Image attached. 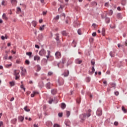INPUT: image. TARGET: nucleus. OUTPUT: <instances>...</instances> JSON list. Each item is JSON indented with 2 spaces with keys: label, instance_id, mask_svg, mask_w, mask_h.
<instances>
[{
  "label": "nucleus",
  "instance_id": "ea45409f",
  "mask_svg": "<svg viewBox=\"0 0 127 127\" xmlns=\"http://www.w3.org/2000/svg\"><path fill=\"white\" fill-rule=\"evenodd\" d=\"M60 18V16L59 15H57L55 18L54 19L55 20H59Z\"/></svg>",
  "mask_w": 127,
  "mask_h": 127
},
{
  "label": "nucleus",
  "instance_id": "2eb2a0df",
  "mask_svg": "<svg viewBox=\"0 0 127 127\" xmlns=\"http://www.w3.org/2000/svg\"><path fill=\"white\" fill-rule=\"evenodd\" d=\"M24 120V118H23L22 116H20L18 117V120L20 122H23V120Z\"/></svg>",
  "mask_w": 127,
  "mask_h": 127
},
{
  "label": "nucleus",
  "instance_id": "6e6552de",
  "mask_svg": "<svg viewBox=\"0 0 127 127\" xmlns=\"http://www.w3.org/2000/svg\"><path fill=\"white\" fill-rule=\"evenodd\" d=\"M47 126L49 127H51L53 125V124L50 121H48L46 123Z\"/></svg>",
  "mask_w": 127,
  "mask_h": 127
},
{
  "label": "nucleus",
  "instance_id": "393cba45",
  "mask_svg": "<svg viewBox=\"0 0 127 127\" xmlns=\"http://www.w3.org/2000/svg\"><path fill=\"white\" fill-rule=\"evenodd\" d=\"M68 74H69L68 70H67L66 72H64V77L67 76L68 75Z\"/></svg>",
  "mask_w": 127,
  "mask_h": 127
},
{
  "label": "nucleus",
  "instance_id": "49530a36",
  "mask_svg": "<svg viewBox=\"0 0 127 127\" xmlns=\"http://www.w3.org/2000/svg\"><path fill=\"white\" fill-rule=\"evenodd\" d=\"M77 33H78V34H79V35H81V30H80V29H79L78 30V31H77Z\"/></svg>",
  "mask_w": 127,
  "mask_h": 127
},
{
  "label": "nucleus",
  "instance_id": "4d7b16f0",
  "mask_svg": "<svg viewBox=\"0 0 127 127\" xmlns=\"http://www.w3.org/2000/svg\"><path fill=\"white\" fill-rule=\"evenodd\" d=\"M58 116L59 117H62L63 116V114L62 113H59L58 114Z\"/></svg>",
  "mask_w": 127,
  "mask_h": 127
},
{
  "label": "nucleus",
  "instance_id": "cd10ccee",
  "mask_svg": "<svg viewBox=\"0 0 127 127\" xmlns=\"http://www.w3.org/2000/svg\"><path fill=\"white\" fill-rule=\"evenodd\" d=\"M14 75H15V76H17V75H18V74H19V72H16V69H15L14 70Z\"/></svg>",
  "mask_w": 127,
  "mask_h": 127
},
{
  "label": "nucleus",
  "instance_id": "f03ea898",
  "mask_svg": "<svg viewBox=\"0 0 127 127\" xmlns=\"http://www.w3.org/2000/svg\"><path fill=\"white\" fill-rule=\"evenodd\" d=\"M39 54L40 56H43L46 54V51L44 49H42L39 51Z\"/></svg>",
  "mask_w": 127,
  "mask_h": 127
},
{
  "label": "nucleus",
  "instance_id": "39448f33",
  "mask_svg": "<svg viewBox=\"0 0 127 127\" xmlns=\"http://www.w3.org/2000/svg\"><path fill=\"white\" fill-rule=\"evenodd\" d=\"M102 109H101V108H98V109H97V111L96 112V115L98 116H100L102 115Z\"/></svg>",
  "mask_w": 127,
  "mask_h": 127
},
{
  "label": "nucleus",
  "instance_id": "1a4fd4ad",
  "mask_svg": "<svg viewBox=\"0 0 127 127\" xmlns=\"http://www.w3.org/2000/svg\"><path fill=\"white\" fill-rule=\"evenodd\" d=\"M17 121V119H16V118L13 119L11 121V124H12L13 125H15Z\"/></svg>",
  "mask_w": 127,
  "mask_h": 127
},
{
  "label": "nucleus",
  "instance_id": "3c124183",
  "mask_svg": "<svg viewBox=\"0 0 127 127\" xmlns=\"http://www.w3.org/2000/svg\"><path fill=\"white\" fill-rule=\"evenodd\" d=\"M119 94V93L118 92V91H116V92H115V95L116 96H118Z\"/></svg>",
  "mask_w": 127,
  "mask_h": 127
},
{
  "label": "nucleus",
  "instance_id": "7ed1b4c3",
  "mask_svg": "<svg viewBox=\"0 0 127 127\" xmlns=\"http://www.w3.org/2000/svg\"><path fill=\"white\" fill-rule=\"evenodd\" d=\"M55 56L57 59H60L62 56L61 52H60L59 51L56 52L55 53Z\"/></svg>",
  "mask_w": 127,
  "mask_h": 127
},
{
  "label": "nucleus",
  "instance_id": "6e6d98bb",
  "mask_svg": "<svg viewBox=\"0 0 127 127\" xmlns=\"http://www.w3.org/2000/svg\"><path fill=\"white\" fill-rule=\"evenodd\" d=\"M91 64L92 65H94V64H95V62H93V61H91Z\"/></svg>",
  "mask_w": 127,
  "mask_h": 127
},
{
  "label": "nucleus",
  "instance_id": "5fc2aeb1",
  "mask_svg": "<svg viewBox=\"0 0 127 127\" xmlns=\"http://www.w3.org/2000/svg\"><path fill=\"white\" fill-rule=\"evenodd\" d=\"M54 127H60V126L58 124H55Z\"/></svg>",
  "mask_w": 127,
  "mask_h": 127
},
{
  "label": "nucleus",
  "instance_id": "bb28decb",
  "mask_svg": "<svg viewBox=\"0 0 127 127\" xmlns=\"http://www.w3.org/2000/svg\"><path fill=\"white\" fill-rule=\"evenodd\" d=\"M2 18H3V19H7V17H6V15L5 14V13L3 14Z\"/></svg>",
  "mask_w": 127,
  "mask_h": 127
},
{
  "label": "nucleus",
  "instance_id": "79ce46f5",
  "mask_svg": "<svg viewBox=\"0 0 127 127\" xmlns=\"http://www.w3.org/2000/svg\"><path fill=\"white\" fill-rule=\"evenodd\" d=\"M111 86H112V88H116V84H115V83H112L111 84Z\"/></svg>",
  "mask_w": 127,
  "mask_h": 127
},
{
  "label": "nucleus",
  "instance_id": "423d86ee",
  "mask_svg": "<svg viewBox=\"0 0 127 127\" xmlns=\"http://www.w3.org/2000/svg\"><path fill=\"white\" fill-rule=\"evenodd\" d=\"M34 60L35 61L39 62L40 61V57L39 56L36 55L34 57Z\"/></svg>",
  "mask_w": 127,
  "mask_h": 127
},
{
  "label": "nucleus",
  "instance_id": "72a5a7b5",
  "mask_svg": "<svg viewBox=\"0 0 127 127\" xmlns=\"http://www.w3.org/2000/svg\"><path fill=\"white\" fill-rule=\"evenodd\" d=\"M25 64H26L27 65H29V64H30V62H29V61H28V60H26L25 62Z\"/></svg>",
  "mask_w": 127,
  "mask_h": 127
},
{
  "label": "nucleus",
  "instance_id": "4be33fe9",
  "mask_svg": "<svg viewBox=\"0 0 127 127\" xmlns=\"http://www.w3.org/2000/svg\"><path fill=\"white\" fill-rule=\"evenodd\" d=\"M110 55L111 56V57H115V53L114 52H110Z\"/></svg>",
  "mask_w": 127,
  "mask_h": 127
},
{
  "label": "nucleus",
  "instance_id": "6ab92c4d",
  "mask_svg": "<svg viewBox=\"0 0 127 127\" xmlns=\"http://www.w3.org/2000/svg\"><path fill=\"white\" fill-rule=\"evenodd\" d=\"M74 24H75V27L78 26L80 25V23L79 21H76L74 22Z\"/></svg>",
  "mask_w": 127,
  "mask_h": 127
},
{
  "label": "nucleus",
  "instance_id": "dca6fc26",
  "mask_svg": "<svg viewBox=\"0 0 127 127\" xmlns=\"http://www.w3.org/2000/svg\"><path fill=\"white\" fill-rule=\"evenodd\" d=\"M56 36L57 37L56 38V40L58 41V43L59 42V34L58 33H57L56 34Z\"/></svg>",
  "mask_w": 127,
  "mask_h": 127
},
{
  "label": "nucleus",
  "instance_id": "9d476101",
  "mask_svg": "<svg viewBox=\"0 0 127 127\" xmlns=\"http://www.w3.org/2000/svg\"><path fill=\"white\" fill-rule=\"evenodd\" d=\"M35 68L36 70L38 72L41 69V67H40V65H36Z\"/></svg>",
  "mask_w": 127,
  "mask_h": 127
},
{
  "label": "nucleus",
  "instance_id": "aec40b11",
  "mask_svg": "<svg viewBox=\"0 0 127 127\" xmlns=\"http://www.w3.org/2000/svg\"><path fill=\"white\" fill-rule=\"evenodd\" d=\"M62 34L63 36H66L67 35V33L65 31H63L62 32Z\"/></svg>",
  "mask_w": 127,
  "mask_h": 127
},
{
  "label": "nucleus",
  "instance_id": "9b49d317",
  "mask_svg": "<svg viewBox=\"0 0 127 127\" xmlns=\"http://www.w3.org/2000/svg\"><path fill=\"white\" fill-rule=\"evenodd\" d=\"M92 112V110L91 109H88L87 113L86 114V116L87 118H89L91 116V112Z\"/></svg>",
  "mask_w": 127,
  "mask_h": 127
},
{
  "label": "nucleus",
  "instance_id": "338daca9",
  "mask_svg": "<svg viewBox=\"0 0 127 127\" xmlns=\"http://www.w3.org/2000/svg\"><path fill=\"white\" fill-rule=\"evenodd\" d=\"M114 125H115L116 126H117L118 125V123L117 122H115Z\"/></svg>",
  "mask_w": 127,
  "mask_h": 127
},
{
  "label": "nucleus",
  "instance_id": "0eeeda50",
  "mask_svg": "<svg viewBox=\"0 0 127 127\" xmlns=\"http://www.w3.org/2000/svg\"><path fill=\"white\" fill-rule=\"evenodd\" d=\"M80 118L82 120L84 121L86 119V114H82L80 115Z\"/></svg>",
  "mask_w": 127,
  "mask_h": 127
},
{
  "label": "nucleus",
  "instance_id": "0e129e2a",
  "mask_svg": "<svg viewBox=\"0 0 127 127\" xmlns=\"http://www.w3.org/2000/svg\"><path fill=\"white\" fill-rule=\"evenodd\" d=\"M47 13V11H43V14L44 15H46Z\"/></svg>",
  "mask_w": 127,
  "mask_h": 127
},
{
  "label": "nucleus",
  "instance_id": "20e7f679",
  "mask_svg": "<svg viewBox=\"0 0 127 127\" xmlns=\"http://www.w3.org/2000/svg\"><path fill=\"white\" fill-rule=\"evenodd\" d=\"M58 83L59 86L63 85L64 83V79H63L61 78H59V79L58 80Z\"/></svg>",
  "mask_w": 127,
  "mask_h": 127
},
{
  "label": "nucleus",
  "instance_id": "ddd939ff",
  "mask_svg": "<svg viewBox=\"0 0 127 127\" xmlns=\"http://www.w3.org/2000/svg\"><path fill=\"white\" fill-rule=\"evenodd\" d=\"M37 95H38V92L33 91V94H32V97H34V96H36Z\"/></svg>",
  "mask_w": 127,
  "mask_h": 127
},
{
  "label": "nucleus",
  "instance_id": "f704fd0d",
  "mask_svg": "<svg viewBox=\"0 0 127 127\" xmlns=\"http://www.w3.org/2000/svg\"><path fill=\"white\" fill-rule=\"evenodd\" d=\"M20 88H21V89H23L24 91V92H25V88H24L23 84H21L20 85Z\"/></svg>",
  "mask_w": 127,
  "mask_h": 127
},
{
  "label": "nucleus",
  "instance_id": "09e8293b",
  "mask_svg": "<svg viewBox=\"0 0 127 127\" xmlns=\"http://www.w3.org/2000/svg\"><path fill=\"white\" fill-rule=\"evenodd\" d=\"M105 6L106 7H108V6H109V2H106V3H105Z\"/></svg>",
  "mask_w": 127,
  "mask_h": 127
},
{
  "label": "nucleus",
  "instance_id": "2f4dec72",
  "mask_svg": "<svg viewBox=\"0 0 127 127\" xmlns=\"http://www.w3.org/2000/svg\"><path fill=\"white\" fill-rule=\"evenodd\" d=\"M61 107L63 109H64L66 107L65 104L64 103H62Z\"/></svg>",
  "mask_w": 127,
  "mask_h": 127
},
{
  "label": "nucleus",
  "instance_id": "7c9ffc66",
  "mask_svg": "<svg viewBox=\"0 0 127 127\" xmlns=\"http://www.w3.org/2000/svg\"><path fill=\"white\" fill-rule=\"evenodd\" d=\"M26 55H27L28 56H29V57L30 58L31 55H32V53H31V52H27L26 53Z\"/></svg>",
  "mask_w": 127,
  "mask_h": 127
},
{
  "label": "nucleus",
  "instance_id": "680f3d73",
  "mask_svg": "<svg viewBox=\"0 0 127 127\" xmlns=\"http://www.w3.org/2000/svg\"><path fill=\"white\" fill-rule=\"evenodd\" d=\"M52 4H53V5L55 6V5H56L57 3H56V2L54 1V2H53Z\"/></svg>",
  "mask_w": 127,
  "mask_h": 127
},
{
  "label": "nucleus",
  "instance_id": "c85d7f7f",
  "mask_svg": "<svg viewBox=\"0 0 127 127\" xmlns=\"http://www.w3.org/2000/svg\"><path fill=\"white\" fill-rule=\"evenodd\" d=\"M24 111H25L26 112H30V109H27V106H25V107L24 108Z\"/></svg>",
  "mask_w": 127,
  "mask_h": 127
},
{
  "label": "nucleus",
  "instance_id": "37998d69",
  "mask_svg": "<svg viewBox=\"0 0 127 127\" xmlns=\"http://www.w3.org/2000/svg\"><path fill=\"white\" fill-rule=\"evenodd\" d=\"M117 17L118 18H121V13H118L117 15Z\"/></svg>",
  "mask_w": 127,
  "mask_h": 127
},
{
  "label": "nucleus",
  "instance_id": "603ef678",
  "mask_svg": "<svg viewBox=\"0 0 127 127\" xmlns=\"http://www.w3.org/2000/svg\"><path fill=\"white\" fill-rule=\"evenodd\" d=\"M92 73H94V72H95V68H94V66H92Z\"/></svg>",
  "mask_w": 127,
  "mask_h": 127
},
{
  "label": "nucleus",
  "instance_id": "58836bf2",
  "mask_svg": "<svg viewBox=\"0 0 127 127\" xmlns=\"http://www.w3.org/2000/svg\"><path fill=\"white\" fill-rule=\"evenodd\" d=\"M126 3V0H123L122 4L123 5H125Z\"/></svg>",
  "mask_w": 127,
  "mask_h": 127
},
{
  "label": "nucleus",
  "instance_id": "4c0bfd02",
  "mask_svg": "<svg viewBox=\"0 0 127 127\" xmlns=\"http://www.w3.org/2000/svg\"><path fill=\"white\" fill-rule=\"evenodd\" d=\"M113 13V11L112 9H111L109 12V15L110 16L112 15Z\"/></svg>",
  "mask_w": 127,
  "mask_h": 127
},
{
  "label": "nucleus",
  "instance_id": "774afa93",
  "mask_svg": "<svg viewBox=\"0 0 127 127\" xmlns=\"http://www.w3.org/2000/svg\"><path fill=\"white\" fill-rule=\"evenodd\" d=\"M34 127H38V125L34 124Z\"/></svg>",
  "mask_w": 127,
  "mask_h": 127
},
{
  "label": "nucleus",
  "instance_id": "a18cd8bd",
  "mask_svg": "<svg viewBox=\"0 0 127 127\" xmlns=\"http://www.w3.org/2000/svg\"><path fill=\"white\" fill-rule=\"evenodd\" d=\"M105 30H104V29H103L102 31V35H103V36H104V35H105Z\"/></svg>",
  "mask_w": 127,
  "mask_h": 127
},
{
  "label": "nucleus",
  "instance_id": "052dcab7",
  "mask_svg": "<svg viewBox=\"0 0 127 127\" xmlns=\"http://www.w3.org/2000/svg\"><path fill=\"white\" fill-rule=\"evenodd\" d=\"M5 39V38L4 37V36H1V39H2V40H4Z\"/></svg>",
  "mask_w": 127,
  "mask_h": 127
},
{
  "label": "nucleus",
  "instance_id": "5701e85b",
  "mask_svg": "<svg viewBox=\"0 0 127 127\" xmlns=\"http://www.w3.org/2000/svg\"><path fill=\"white\" fill-rule=\"evenodd\" d=\"M76 63L77 64H81L82 63V61L81 60H79L78 59H77L76 60Z\"/></svg>",
  "mask_w": 127,
  "mask_h": 127
},
{
  "label": "nucleus",
  "instance_id": "a211bd4d",
  "mask_svg": "<svg viewBox=\"0 0 127 127\" xmlns=\"http://www.w3.org/2000/svg\"><path fill=\"white\" fill-rule=\"evenodd\" d=\"M50 51H48V55L46 56L47 59H49L50 57H51V56H50Z\"/></svg>",
  "mask_w": 127,
  "mask_h": 127
},
{
  "label": "nucleus",
  "instance_id": "c756f323",
  "mask_svg": "<svg viewBox=\"0 0 127 127\" xmlns=\"http://www.w3.org/2000/svg\"><path fill=\"white\" fill-rule=\"evenodd\" d=\"M21 9H20V7H17V12L18 13H19V12H21Z\"/></svg>",
  "mask_w": 127,
  "mask_h": 127
},
{
  "label": "nucleus",
  "instance_id": "bf43d9fd",
  "mask_svg": "<svg viewBox=\"0 0 127 127\" xmlns=\"http://www.w3.org/2000/svg\"><path fill=\"white\" fill-rule=\"evenodd\" d=\"M103 83H104V84L105 85V86H107V82L106 81L104 80V81H103Z\"/></svg>",
  "mask_w": 127,
  "mask_h": 127
},
{
  "label": "nucleus",
  "instance_id": "a19ab883",
  "mask_svg": "<svg viewBox=\"0 0 127 127\" xmlns=\"http://www.w3.org/2000/svg\"><path fill=\"white\" fill-rule=\"evenodd\" d=\"M86 80L87 82H89L90 81V77H86Z\"/></svg>",
  "mask_w": 127,
  "mask_h": 127
},
{
  "label": "nucleus",
  "instance_id": "4468645a",
  "mask_svg": "<svg viewBox=\"0 0 127 127\" xmlns=\"http://www.w3.org/2000/svg\"><path fill=\"white\" fill-rule=\"evenodd\" d=\"M9 85L11 87H13L15 85V83L14 81L9 82Z\"/></svg>",
  "mask_w": 127,
  "mask_h": 127
},
{
  "label": "nucleus",
  "instance_id": "c9c22d12",
  "mask_svg": "<svg viewBox=\"0 0 127 127\" xmlns=\"http://www.w3.org/2000/svg\"><path fill=\"white\" fill-rule=\"evenodd\" d=\"M48 75V76H52L53 75V72H52V71H49Z\"/></svg>",
  "mask_w": 127,
  "mask_h": 127
},
{
  "label": "nucleus",
  "instance_id": "e2e57ef3",
  "mask_svg": "<svg viewBox=\"0 0 127 127\" xmlns=\"http://www.w3.org/2000/svg\"><path fill=\"white\" fill-rule=\"evenodd\" d=\"M3 125V123H2V121H0V127H1V126H2Z\"/></svg>",
  "mask_w": 127,
  "mask_h": 127
},
{
  "label": "nucleus",
  "instance_id": "f8f14e48",
  "mask_svg": "<svg viewBox=\"0 0 127 127\" xmlns=\"http://www.w3.org/2000/svg\"><path fill=\"white\" fill-rule=\"evenodd\" d=\"M17 2V1H16V0H11V3L12 4V5H16Z\"/></svg>",
  "mask_w": 127,
  "mask_h": 127
},
{
  "label": "nucleus",
  "instance_id": "a878e982",
  "mask_svg": "<svg viewBox=\"0 0 127 127\" xmlns=\"http://www.w3.org/2000/svg\"><path fill=\"white\" fill-rule=\"evenodd\" d=\"M122 110L125 113H126L127 112V109H125L124 106H122Z\"/></svg>",
  "mask_w": 127,
  "mask_h": 127
},
{
  "label": "nucleus",
  "instance_id": "864d4df0",
  "mask_svg": "<svg viewBox=\"0 0 127 127\" xmlns=\"http://www.w3.org/2000/svg\"><path fill=\"white\" fill-rule=\"evenodd\" d=\"M11 66V64H6V67L8 68V67H10Z\"/></svg>",
  "mask_w": 127,
  "mask_h": 127
},
{
  "label": "nucleus",
  "instance_id": "f257e3e1",
  "mask_svg": "<svg viewBox=\"0 0 127 127\" xmlns=\"http://www.w3.org/2000/svg\"><path fill=\"white\" fill-rule=\"evenodd\" d=\"M66 62V58H62V63L63 64H58V66L60 68H63L64 64Z\"/></svg>",
  "mask_w": 127,
  "mask_h": 127
},
{
  "label": "nucleus",
  "instance_id": "13d9d810",
  "mask_svg": "<svg viewBox=\"0 0 127 127\" xmlns=\"http://www.w3.org/2000/svg\"><path fill=\"white\" fill-rule=\"evenodd\" d=\"M92 36H93V37H95V36H96V32H93V33H92Z\"/></svg>",
  "mask_w": 127,
  "mask_h": 127
},
{
  "label": "nucleus",
  "instance_id": "69168bd1",
  "mask_svg": "<svg viewBox=\"0 0 127 127\" xmlns=\"http://www.w3.org/2000/svg\"><path fill=\"white\" fill-rule=\"evenodd\" d=\"M19 78V76H18L17 75H15V80H17Z\"/></svg>",
  "mask_w": 127,
  "mask_h": 127
},
{
  "label": "nucleus",
  "instance_id": "473e14b6",
  "mask_svg": "<svg viewBox=\"0 0 127 127\" xmlns=\"http://www.w3.org/2000/svg\"><path fill=\"white\" fill-rule=\"evenodd\" d=\"M106 22L107 23H109L110 22V19L108 17L106 18Z\"/></svg>",
  "mask_w": 127,
  "mask_h": 127
},
{
  "label": "nucleus",
  "instance_id": "8fccbe9b",
  "mask_svg": "<svg viewBox=\"0 0 127 127\" xmlns=\"http://www.w3.org/2000/svg\"><path fill=\"white\" fill-rule=\"evenodd\" d=\"M52 102H53V99H50V100L49 101V103L52 104Z\"/></svg>",
  "mask_w": 127,
  "mask_h": 127
},
{
  "label": "nucleus",
  "instance_id": "f3484780",
  "mask_svg": "<svg viewBox=\"0 0 127 127\" xmlns=\"http://www.w3.org/2000/svg\"><path fill=\"white\" fill-rule=\"evenodd\" d=\"M57 93V90L56 89H52V94L53 95H55Z\"/></svg>",
  "mask_w": 127,
  "mask_h": 127
},
{
  "label": "nucleus",
  "instance_id": "de8ad7c7",
  "mask_svg": "<svg viewBox=\"0 0 127 127\" xmlns=\"http://www.w3.org/2000/svg\"><path fill=\"white\" fill-rule=\"evenodd\" d=\"M7 57H8L7 54H6V55H5V56H4L3 59H5V60H6V59H7Z\"/></svg>",
  "mask_w": 127,
  "mask_h": 127
},
{
  "label": "nucleus",
  "instance_id": "c03bdc74",
  "mask_svg": "<svg viewBox=\"0 0 127 127\" xmlns=\"http://www.w3.org/2000/svg\"><path fill=\"white\" fill-rule=\"evenodd\" d=\"M66 114L67 117H68L69 116V115H70V112H68V111H66Z\"/></svg>",
  "mask_w": 127,
  "mask_h": 127
},
{
  "label": "nucleus",
  "instance_id": "b1692460",
  "mask_svg": "<svg viewBox=\"0 0 127 127\" xmlns=\"http://www.w3.org/2000/svg\"><path fill=\"white\" fill-rule=\"evenodd\" d=\"M51 84H50V82H48V83H47V88L48 89H50L51 88Z\"/></svg>",
  "mask_w": 127,
  "mask_h": 127
},
{
  "label": "nucleus",
  "instance_id": "e433bc0d",
  "mask_svg": "<svg viewBox=\"0 0 127 127\" xmlns=\"http://www.w3.org/2000/svg\"><path fill=\"white\" fill-rule=\"evenodd\" d=\"M81 101V98H77V99H76V102L77 103L79 104L80 103Z\"/></svg>",
  "mask_w": 127,
  "mask_h": 127
},
{
  "label": "nucleus",
  "instance_id": "412c9836",
  "mask_svg": "<svg viewBox=\"0 0 127 127\" xmlns=\"http://www.w3.org/2000/svg\"><path fill=\"white\" fill-rule=\"evenodd\" d=\"M45 27V25H43L42 26H41L39 28L40 31H42L43 30H44Z\"/></svg>",
  "mask_w": 127,
  "mask_h": 127
}]
</instances>
